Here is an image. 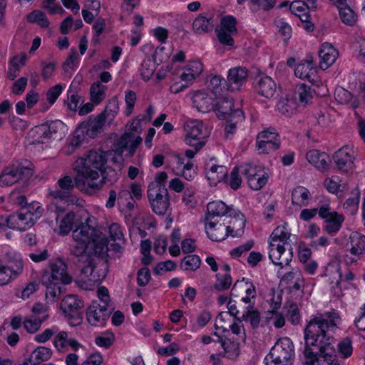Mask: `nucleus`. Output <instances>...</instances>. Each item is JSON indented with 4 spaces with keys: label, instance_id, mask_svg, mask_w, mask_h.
Listing matches in <instances>:
<instances>
[{
    "label": "nucleus",
    "instance_id": "1",
    "mask_svg": "<svg viewBox=\"0 0 365 365\" xmlns=\"http://www.w3.org/2000/svg\"><path fill=\"white\" fill-rule=\"evenodd\" d=\"M106 163V157L96 150H91L84 157L79 158L75 163L77 175L75 180L70 175L60 178L56 185L48 189V211L51 212H65L71 199L75 186L86 193L101 190L103 184H113L117 179V173L113 169L103 171Z\"/></svg>",
    "mask_w": 365,
    "mask_h": 365
},
{
    "label": "nucleus",
    "instance_id": "2",
    "mask_svg": "<svg viewBox=\"0 0 365 365\" xmlns=\"http://www.w3.org/2000/svg\"><path fill=\"white\" fill-rule=\"evenodd\" d=\"M341 323L338 311L331 309L316 314L306 325L302 365H339L334 361L335 349L333 333Z\"/></svg>",
    "mask_w": 365,
    "mask_h": 365
},
{
    "label": "nucleus",
    "instance_id": "3",
    "mask_svg": "<svg viewBox=\"0 0 365 365\" xmlns=\"http://www.w3.org/2000/svg\"><path fill=\"white\" fill-rule=\"evenodd\" d=\"M72 278L67 272V264L61 259H53L49 261L48 267L42 276V283L46 286V297L54 302L61 293L63 284H68Z\"/></svg>",
    "mask_w": 365,
    "mask_h": 365
},
{
    "label": "nucleus",
    "instance_id": "4",
    "mask_svg": "<svg viewBox=\"0 0 365 365\" xmlns=\"http://www.w3.org/2000/svg\"><path fill=\"white\" fill-rule=\"evenodd\" d=\"M291 233L287 225L277 226L272 232L269 240V258L273 264L282 268L292 259L293 252L289 242Z\"/></svg>",
    "mask_w": 365,
    "mask_h": 365
},
{
    "label": "nucleus",
    "instance_id": "5",
    "mask_svg": "<svg viewBox=\"0 0 365 365\" xmlns=\"http://www.w3.org/2000/svg\"><path fill=\"white\" fill-rule=\"evenodd\" d=\"M294 357V344L288 337L279 339L264 358V362L275 365H288Z\"/></svg>",
    "mask_w": 365,
    "mask_h": 365
},
{
    "label": "nucleus",
    "instance_id": "6",
    "mask_svg": "<svg viewBox=\"0 0 365 365\" xmlns=\"http://www.w3.org/2000/svg\"><path fill=\"white\" fill-rule=\"evenodd\" d=\"M152 210L158 215H164L170 206V197L166 186L158 187L150 182L147 191Z\"/></svg>",
    "mask_w": 365,
    "mask_h": 365
},
{
    "label": "nucleus",
    "instance_id": "7",
    "mask_svg": "<svg viewBox=\"0 0 365 365\" xmlns=\"http://www.w3.org/2000/svg\"><path fill=\"white\" fill-rule=\"evenodd\" d=\"M83 306V302L77 295H67L62 299L60 305L61 309L71 327H76L82 323L81 309Z\"/></svg>",
    "mask_w": 365,
    "mask_h": 365
},
{
    "label": "nucleus",
    "instance_id": "8",
    "mask_svg": "<svg viewBox=\"0 0 365 365\" xmlns=\"http://www.w3.org/2000/svg\"><path fill=\"white\" fill-rule=\"evenodd\" d=\"M43 211V207L36 202L21 207L16 215H14L16 229L25 231L31 228L41 217Z\"/></svg>",
    "mask_w": 365,
    "mask_h": 365
},
{
    "label": "nucleus",
    "instance_id": "9",
    "mask_svg": "<svg viewBox=\"0 0 365 365\" xmlns=\"http://www.w3.org/2000/svg\"><path fill=\"white\" fill-rule=\"evenodd\" d=\"M319 216L324 220L323 230L331 237L339 232L345 220L342 214L331 210L329 203L319 205Z\"/></svg>",
    "mask_w": 365,
    "mask_h": 365
},
{
    "label": "nucleus",
    "instance_id": "10",
    "mask_svg": "<svg viewBox=\"0 0 365 365\" xmlns=\"http://www.w3.org/2000/svg\"><path fill=\"white\" fill-rule=\"evenodd\" d=\"M24 264L21 258L16 255H9L6 262L0 259V286H4L18 277L23 272Z\"/></svg>",
    "mask_w": 365,
    "mask_h": 365
},
{
    "label": "nucleus",
    "instance_id": "11",
    "mask_svg": "<svg viewBox=\"0 0 365 365\" xmlns=\"http://www.w3.org/2000/svg\"><path fill=\"white\" fill-rule=\"evenodd\" d=\"M185 143L190 146L200 150L205 145L204 139L208 135L207 129L200 120H191L185 125Z\"/></svg>",
    "mask_w": 365,
    "mask_h": 365
},
{
    "label": "nucleus",
    "instance_id": "12",
    "mask_svg": "<svg viewBox=\"0 0 365 365\" xmlns=\"http://www.w3.org/2000/svg\"><path fill=\"white\" fill-rule=\"evenodd\" d=\"M348 246L349 248L344 256V261L346 265L351 266L356 264L365 253V236L359 232L351 233Z\"/></svg>",
    "mask_w": 365,
    "mask_h": 365
},
{
    "label": "nucleus",
    "instance_id": "13",
    "mask_svg": "<svg viewBox=\"0 0 365 365\" xmlns=\"http://www.w3.org/2000/svg\"><path fill=\"white\" fill-rule=\"evenodd\" d=\"M234 102L227 97L217 98L214 101L213 110L216 112L218 118L227 121H233L235 118L242 120L243 112L239 109H233Z\"/></svg>",
    "mask_w": 365,
    "mask_h": 365
},
{
    "label": "nucleus",
    "instance_id": "14",
    "mask_svg": "<svg viewBox=\"0 0 365 365\" xmlns=\"http://www.w3.org/2000/svg\"><path fill=\"white\" fill-rule=\"evenodd\" d=\"M64 212H53L55 219L58 224L59 233L61 235H67L74 227H77L82 222V218L88 215L85 210H78L77 212H69L64 215L61 218L60 216Z\"/></svg>",
    "mask_w": 365,
    "mask_h": 365
},
{
    "label": "nucleus",
    "instance_id": "15",
    "mask_svg": "<svg viewBox=\"0 0 365 365\" xmlns=\"http://www.w3.org/2000/svg\"><path fill=\"white\" fill-rule=\"evenodd\" d=\"M279 135L274 128H268L257 135L256 147L259 153H270L279 149Z\"/></svg>",
    "mask_w": 365,
    "mask_h": 365
},
{
    "label": "nucleus",
    "instance_id": "16",
    "mask_svg": "<svg viewBox=\"0 0 365 365\" xmlns=\"http://www.w3.org/2000/svg\"><path fill=\"white\" fill-rule=\"evenodd\" d=\"M32 175V170L26 167L11 165L4 169L0 175L1 186H11L21 180H27Z\"/></svg>",
    "mask_w": 365,
    "mask_h": 365
},
{
    "label": "nucleus",
    "instance_id": "17",
    "mask_svg": "<svg viewBox=\"0 0 365 365\" xmlns=\"http://www.w3.org/2000/svg\"><path fill=\"white\" fill-rule=\"evenodd\" d=\"M110 311L106 305H101L93 301L86 311V319L88 324L93 327H103L108 319Z\"/></svg>",
    "mask_w": 365,
    "mask_h": 365
},
{
    "label": "nucleus",
    "instance_id": "18",
    "mask_svg": "<svg viewBox=\"0 0 365 365\" xmlns=\"http://www.w3.org/2000/svg\"><path fill=\"white\" fill-rule=\"evenodd\" d=\"M86 263L87 264L82 268L81 274L87 279L90 286L94 285L95 283L101 282L106 277V263L96 264L91 259Z\"/></svg>",
    "mask_w": 365,
    "mask_h": 365
},
{
    "label": "nucleus",
    "instance_id": "19",
    "mask_svg": "<svg viewBox=\"0 0 365 365\" xmlns=\"http://www.w3.org/2000/svg\"><path fill=\"white\" fill-rule=\"evenodd\" d=\"M65 130V124L61 120H55L49 124H43L36 128V132L38 134V141L43 142L46 139H61Z\"/></svg>",
    "mask_w": 365,
    "mask_h": 365
},
{
    "label": "nucleus",
    "instance_id": "20",
    "mask_svg": "<svg viewBox=\"0 0 365 365\" xmlns=\"http://www.w3.org/2000/svg\"><path fill=\"white\" fill-rule=\"evenodd\" d=\"M141 142L140 136H135L133 133H125L115 142L114 151L117 155H122L125 149H128L130 156H133Z\"/></svg>",
    "mask_w": 365,
    "mask_h": 365
},
{
    "label": "nucleus",
    "instance_id": "21",
    "mask_svg": "<svg viewBox=\"0 0 365 365\" xmlns=\"http://www.w3.org/2000/svg\"><path fill=\"white\" fill-rule=\"evenodd\" d=\"M352 152V149L349 146L346 145L334 154L333 160L338 170L344 173L353 170L354 165Z\"/></svg>",
    "mask_w": 365,
    "mask_h": 365
},
{
    "label": "nucleus",
    "instance_id": "22",
    "mask_svg": "<svg viewBox=\"0 0 365 365\" xmlns=\"http://www.w3.org/2000/svg\"><path fill=\"white\" fill-rule=\"evenodd\" d=\"M90 218L86 216V222L83 221L72 233L73 239L75 242H81L88 245L91 242H95L96 240V230L94 227L88 224Z\"/></svg>",
    "mask_w": 365,
    "mask_h": 365
},
{
    "label": "nucleus",
    "instance_id": "23",
    "mask_svg": "<svg viewBox=\"0 0 365 365\" xmlns=\"http://www.w3.org/2000/svg\"><path fill=\"white\" fill-rule=\"evenodd\" d=\"M232 213H234L232 206L229 207L220 200L212 201L207 205L205 221H217V218L224 216L232 217Z\"/></svg>",
    "mask_w": 365,
    "mask_h": 365
},
{
    "label": "nucleus",
    "instance_id": "24",
    "mask_svg": "<svg viewBox=\"0 0 365 365\" xmlns=\"http://www.w3.org/2000/svg\"><path fill=\"white\" fill-rule=\"evenodd\" d=\"M232 220L230 225L226 226L227 231L230 236L232 237H241L244 233L246 225V218L245 215L238 210L234 209V213H232Z\"/></svg>",
    "mask_w": 365,
    "mask_h": 365
},
{
    "label": "nucleus",
    "instance_id": "25",
    "mask_svg": "<svg viewBox=\"0 0 365 365\" xmlns=\"http://www.w3.org/2000/svg\"><path fill=\"white\" fill-rule=\"evenodd\" d=\"M247 77V70L242 67H235L229 70L227 75V89L238 90L245 83Z\"/></svg>",
    "mask_w": 365,
    "mask_h": 365
},
{
    "label": "nucleus",
    "instance_id": "26",
    "mask_svg": "<svg viewBox=\"0 0 365 365\" xmlns=\"http://www.w3.org/2000/svg\"><path fill=\"white\" fill-rule=\"evenodd\" d=\"M206 233L212 241L220 242L230 236L227 227L219 221H205Z\"/></svg>",
    "mask_w": 365,
    "mask_h": 365
},
{
    "label": "nucleus",
    "instance_id": "27",
    "mask_svg": "<svg viewBox=\"0 0 365 365\" xmlns=\"http://www.w3.org/2000/svg\"><path fill=\"white\" fill-rule=\"evenodd\" d=\"M316 73L312 58L302 61L294 69V74L297 78L307 80L311 83L315 81Z\"/></svg>",
    "mask_w": 365,
    "mask_h": 365
},
{
    "label": "nucleus",
    "instance_id": "28",
    "mask_svg": "<svg viewBox=\"0 0 365 365\" xmlns=\"http://www.w3.org/2000/svg\"><path fill=\"white\" fill-rule=\"evenodd\" d=\"M106 120L105 113H101L94 119L82 123L80 126L84 130L86 136L90 138H94L102 130Z\"/></svg>",
    "mask_w": 365,
    "mask_h": 365
},
{
    "label": "nucleus",
    "instance_id": "29",
    "mask_svg": "<svg viewBox=\"0 0 365 365\" xmlns=\"http://www.w3.org/2000/svg\"><path fill=\"white\" fill-rule=\"evenodd\" d=\"M319 66L322 70H326L335 62L338 52L331 44L324 43L319 52Z\"/></svg>",
    "mask_w": 365,
    "mask_h": 365
},
{
    "label": "nucleus",
    "instance_id": "30",
    "mask_svg": "<svg viewBox=\"0 0 365 365\" xmlns=\"http://www.w3.org/2000/svg\"><path fill=\"white\" fill-rule=\"evenodd\" d=\"M215 24L214 16L210 13L200 14L193 21V30L197 34L212 31Z\"/></svg>",
    "mask_w": 365,
    "mask_h": 365
},
{
    "label": "nucleus",
    "instance_id": "31",
    "mask_svg": "<svg viewBox=\"0 0 365 365\" xmlns=\"http://www.w3.org/2000/svg\"><path fill=\"white\" fill-rule=\"evenodd\" d=\"M215 100L210 97L206 93L196 91L192 96V103L197 110L202 113H208L214 108Z\"/></svg>",
    "mask_w": 365,
    "mask_h": 365
},
{
    "label": "nucleus",
    "instance_id": "32",
    "mask_svg": "<svg viewBox=\"0 0 365 365\" xmlns=\"http://www.w3.org/2000/svg\"><path fill=\"white\" fill-rule=\"evenodd\" d=\"M276 88L275 82L268 76L260 77L255 86V90L258 94L267 98L274 96Z\"/></svg>",
    "mask_w": 365,
    "mask_h": 365
},
{
    "label": "nucleus",
    "instance_id": "33",
    "mask_svg": "<svg viewBox=\"0 0 365 365\" xmlns=\"http://www.w3.org/2000/svg\"><path fill=\"white\" fill-rule=\"evenodd\" d=\"M307 160L318 170H325L329 167V157L324 152L312 150L307 153Z\"/></svg>",
    "mask_w": 365,
    "mask_h": 365
},
{
    "label": "nucleus",
    "instance_id": "34",
    "mask_svg": "<svg viewBox=\"0 0 365 365\" xmlns=\"http://www.w3.org/2000/svg\"><path fill=\"white\" fill-rule=\"evenodd\" d=\"M228 168L224 165H212L206 173L210 185L215 186L227 178Z\"/></svg>",
    "mask_w": 365,
    "mask_h": 365
},
{
    "label": "nucleus",
    "instance_id": "35",
    "mask_svg": "<svg viewBox=\"0 0 365 365\" xmlns=\"http://www.w3.org/2000/svg\"><path fill=\"white\" fill-rule=\"evenodd\" d=\"M52 356V350L46 346H38L31 354L29 361L32 365H38L48 361Z\"/></svg>",
    "mask_w": 365,
    "mask_h": 365
},
{
    "label": "nucleus",
    "instance_id": "36",
    "mask_svg": "<svg viewBox=\"0 0 365 365\" xmlns=\"http://www.w3.org/2000/svg\"><path fill=\"white\" fill-rule=\"evenodd\" d=\"M278 112L286 118L292 117L297 111V103L293 98H281L277 104Z\"/></svg>",
    "mask_w": 365,
    "mask_h": 365
},
{
    "label": "nucleus",
    "instance_id": "37",
    "mask_svg": "<svg viewBox=\"0 0 365 365\" xmlns=\"http://www.w3.org/2000/svg\"><path fill=\"white\" fill-rule=\"evenodd\" d=\"M324 185L330 193L337 194L344 192L348 189L347 182H342L340 178L337 175H333L324 180Z\"/></svg>",
    "mask_w": 365,
    "mask_h": 365
},
{
    "label": "nucleus",
    "instance_id": "38",
    "mask_svg": "<svg viewBox=\"0 0 365 365\" xmlns=\"http://www.w3.org/2000/svg\"><path fill=\"white\" fill-rule=\"evenodd\" d=\"M108 88L103 85L101 82L97 81L94 82L90 88L91 101L95 105L101 103L106 96Z\"/></svg>",
    "mask_w": 365,
    "mask_h": 365
},
{
    "label": "nucleus",
    "instance_id": "39",
    "mask_svg": "<svg viewBox=\"0 0 365 365\" xmlns=\"http://www.w3.org/2000/svg\"><path fill=\"white\" fill-rule=\"evenodd\" d=\"M310 197L309 190L303 186H297L292 193V204L302 206L308 205V200Z\"/></svg>",
    "mask_w": 365,
    "mask_h": 365
},
{
    "label": "nucleus",
    "instance_id": "40",
    "mask_svg": "<svg viewBox=\"0 0 365 365\" xmlns=\"http://www.w3.org/2000/svg\"><path fill=\"white\" fill-rule=\"evenodd\" d=\"M245 310L241 317L245 322H249L253 329L258 328L261 321L259 311L253 305L246 306Z\"/></svg>",
    "mask_w": 365,
    "mask_h": 365
},
{
    "label": "nucleus",
    "instance_id": "41",
    "mask_svg": "<svg viewBox=\"0 0 365 365\" xmlns=\"http://www.w3.org/2000/svg\"><path fill=\"white\" fill-rule=\"evenodd\" d=\"M238 289L244 290L246 293V295L251 297L252 298H255L256 296V289L255 287L252 284V282L245 280V278L241 281H237L231 290V296L237 297V291Z\"/></svg>",
    "mask_w": 365,
    "mask_h": 365
},
{
    "label": "nucleus",
    "instance_id": "42",
    "mask_svg": "<svg viewBox=\"0 0 365 365\" xmlns=\"http://www.w3.org/2000/svg\"><path fill=\"white\" fill-rule=\"evenodd\" d=\"M88 245L81 242H75L71 247V254L78 259V262L81 263H86L91 259V257L87 254L86 250Z\"/></svg>",
    "mask_w": 365,
    "mask_h": 365
},
{
    "label": "nucleus",
    "instance_id": "43",
    "mask_svg": "<svg viewBox=\"0 0 365 365\" xmlns=\"http://www.w3.org/2000/svg\"><path fill=\"white\" fill-rule=\"evenodd\" d=\"M353 197L348 198L344 203V209L350 215H354L358 210L360 192L358 187H356L352 192Z\"/></svg>",
    "mask_w": 365,
    "mask_h": 365
},
{
    "label": "nucleus",
    "instance_id": "44",
    "mask_svg": "<svg viewBox=\"0 0 365 365\" xmlns=\"http://www.w3.org/2000/svg\"><path fill=\"white\" fill-rule=\"evenodd\" d=\"M284 308L287 309V320L293 325L299 324L301 321V314L297 304L289 302L286 304Z\"/></svg>",
    "mask_w": 365,
    "mask_h": 365
},
{
    "label": "nucleus",
    "instance_id": "45",
    "mask_svg": "<svg viewBox=\"0 0 365 365\" xmlns=\"http://www.w3.org/2000/svg\"><path fill=\"white\" fill-rule=\"evenodd\" d=\"M201 264V259L196 255H190L185 257L180 263V268L185 271H195Z\"/></svg>",
    "mask_w": 365,
    "mask_h": 365
},
{
    "label": "nucleus",
    "instance_id": "46",
    "mask_svg": "<svg viewBox=\"0 0 365 365\" xmlns=\"http://www.w3.org/2000/svg\"><path fill=\"white\" fill-rule=\"evenodd\" d=\"M215 336L217 337V340L212 339L211 336H202V342L204 344H208L211 343L212 341H220L221 342V346L223 348V349L226 352H229L230 350L237 351L238 349L237 344L234 343L233 341H231L230 340H222L220 336L217 335V333L214 334Z\"/></svg>",
    "mask_w": 365,
    "mask_h": 365
},
{
    "label": "nucleus",
    "instance_id": "47",
    "mask_svg": "<svg viewBox=\"0 0 365 365\" xmlns=\"http://www.w3.org/2000/svg\"><path fill=\"white\" fill-rule=\"evenodd\" d=\"M268 181V175L263 170V173H257L254 177L247 180L250 187L253 190H259L262 188Z\"/></svg>",
    "mask_w": 365,
    "mask_h": 365
},
{
    "label": "nucleus",
    "instance_id": "48",
    "mask_svg": "<svg viewBox=\"0 0 365 365\" xmlns=\"http://www.w3.org/2000/svg\"><path fill=\"white\" fill-rule=\"evenodd\" d=\"M216 282L214 284V289L217 291L227 290L232 283V279L230 274H222L221 272L216 274Z\"/></svg>",
    "mask_w": 365,
    "mask_h": 365
},
{
    "label": "nucleus",
    "instance_id": "49",
    "mask_svg": "<svg viewBox=\"0 0 365 365\" xmlns=\"http://www.w3.org/2000/svg\"><path fill=\"white\" fill-rule=\"evenodd\" d=\"M339 16L342 22L348 26H354L357 21V15L348 6L339 7Z\"/></svg>",
    "mask_w": 365,
    "mask_h": 365
},
{
    "label": "nucleus",
    "instance_id": "50",
    "mask_svg": "<svg viewBox=\"0 0 365 365\" xmlns=\"http://www.w3.org/2000/svg\"><path fill=\"white\" fill-rule=\"evenodd\" d=\"M337 350L341 357L346 359L353 353L352 340L350 337L342 339L337 344Z\"/></svg>",
    "mask_w": 365,
    "mask_h": 365
},
{
    "label": "nucleus",
    "instance_id": "51",
    "mask_svg": "<svg viewBox=\"0 0 365 365\" xmlns=\"http://www.w3.org/2000/svg\"><path fill=\"white\" fill-rule=\"evenodd\" d=\"M27 19L29 22L36 23L42 28H48L49 26V21L45 14L39 10H35L29 13Z\"/></svg>",
    "mask_w": 365,
    "mask_h": 365
},
{
    "label": "nucleus",
    "instance_id": "52",
    "mask_svg": "<svg viewBox=\"0 0 365 365\" xmlns=\"http://www.w3.org/2000/svg\"><path fill=\"white\" fill-rule=\"evenodd\" d=\"M155 64L153 61L148 58L143 61L140 66V75L145 81H148L153 76L155 71Z\"/></svg>",
    "mask_w": 365,
    "mask_h": 365
},
{
    "label": "nucleus",
    "instance_id": "53",
    "mask_svg": "<svg viewBox=\"0 0 365 365\" xmlns=\"http://www.w3.org/2000/svg\"><path fill=\"white\" fill-rule=\"evenodd\" d=\"M296 95L301 103L308 104L312 100V92L310 86L305 84L299 85L297 88Z\"/></svg>",
    "mask_w": 365,
    "mask_h": 365
},
{
    "label": "nucleus",
    "instance_id": "54",
    "mask_svg": "<svg viewBox=\"0 0 365 365\" xmlns=\"http://www.w3.org/2000/svg\"><path fill=\"white\" fill-rule=\"evenodd\" d=\"M241 173L246 178L247 180L257 173H263L264 170L261 166L252 163H244L240 166Z\"/></svg>",
    "mask_w": 365,
    "mask_h": 365
},
{
    "label": "nucleus",
    "instance_id": "55",
    "mask_svg": "<svg viewBox=\"0 0 365 365\" xmlns=\"http://www.w3.org/2000/svg\"><path fill=\"white\" fill-rule=\"evenodd\" d=\"M240 167H235L230 175V177L227 176V178L225 179L227 184H228L230 187L235 190H237L242 182L241 178L240 176Z\"/></svg>",
    "mask_w": 365,
    "mask_h": 365
},
{
    "label": "nucleus",
    "instance_id": "56",
    "mask_svg": "<svg viewBox=\"0 0 365 365\" xmlns=\"http://www.w3.org/2000/svg\"><path fill=\"white\" fill-rule=\"evenodd\" d=\"M69 339L67 331L58 330L53 339V346L58 351H61L68 346Z\"/></svg>",
    "mask_w": 365,
    "mask_h": 365
},
{
    "label": "nucleus",
    "instance_id": "57",
    "mask_svg": "<svg viewBox=\"0 0 365 365\" xmlns=\"http://www.w3.org/2000/svg\"><path fill=\"white\" fill-rule=\"evenodd\" d=\"M119 110V103L118 100L116 96L113 97L110 99L106 106L104 112L102 113H105V117L109 118L110 119H113L115 115L118 113Z\"/></svg>",
    "mask_w": 365,
    "mask_h": 365
},
{
    "label": "nucleus",
    "instance_id": "58",
    "mask_svg": "<svg viewBox=\"0 0 365 365\" xmlns=\"http://www.w3.org/2000/svg\"><path fill=\"white\" fill-rule=\"evenodd\" d=\"M86 133L82 128L79 125L75 130L72 138L71 139L68 148H71V152L75 148L80 146L86 138Z\"/></svg>",
    "mask_w": 365,
    "mask_h": 365
},
{
    "label": "nucleus",
    "instance_id": "59",
    "mask_svg": "<svg viewBox=\"0 0 365 365\" xmlns=\"http://www.w3.org/2000/svg\"><path fill=\"white\" fill-rule=\"evenodd\" d=\"M136 100L137 96L134 91L131 90H126L125 91V102L126 104L125 110V115L129 116L132 113Z\"/></svg>",
    "mask_w": 365,
    "mask_h": 365
},
{
    "label": "nucleus",
    "instance_id": "60",
    "mask_svg": "<svg viewBox=\"0 0 365 365\" xmlns=\"http://www.w3.org/2000/svg\"><path fill=\"white\" fill-rule=\"evenodd\" d=\"M46 319H41L39 318H27L23 324L25 329L30 334L36 333L41 327L42 322Z\"/></svg>",
    "mask_w": 365,
    "mask_h": 365
},
{
    "label": "nucleus",
    "instance_id": "61",
    "mask_svg": "<svg viewBox=\"0 0 365 365\" xmlns=\"http://www.w3.org/2000/svg\"><path fill=\"white\" fill-rule=\"evenodd\" d=\"M217 29L224 30L230 33H236V20L231 16H227L222 19L220 27Z\"/></svg>",
    "mask_w": 365,
    "mask_h": 365
},
{
    "label": "nucleus",
    "instance_id": "62",
    "mask_svg": "<svg viewBox=\"0 0 365 365\" xmlns=\"http://www.w3.org/2000/svg\"><path fill=\"white\" fill-rule=\"evenodd\" d=\"M58 331V327L52 326L50 328L45 329L42 333L36 334L34 340L38 343H46Z\"/></svg>",
    "mask_w": 365,
    "mask_h": 365
},
{
    "label": "nucleus",
    "instance_id": "63",
    "mask_svg": "<svg viewBox=\"0 0 365 365\" xmlns=\"http://www.w3.org/2000/svg\"><path fill=\"white\" fill-rule=\"evenodd\" d=\"M334 98L339 103L346 104L352 99V94L344 88L339 87L335 90Z\"/></svg>",
    "mask_w": 365,
    "mask_h": 365
},
{
    "label": "nucleus",
    "instance_id": "64",
    "mask_svg": "<svg viewBox=\"0 0 365 365\" xmlns=\"http://www.w3.org/2000/svg\"><path fill=\"white\" fill-rule=\"evenodd\" d=\"M223 81H225L224 79L220 78L219 76H214L210 78L208 82V87L215 96L221 95L223 92V88L222 87Z\"/></svg>",
    "mask_w": 365,
    "mask_h": 365
}]
</instances>
